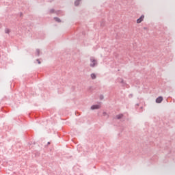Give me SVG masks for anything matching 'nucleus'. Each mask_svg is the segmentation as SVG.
<instances>
[{"mask_svg":"<svg viewBox=\"0 0 175 175\" xmlns=\"http://www.w3.org/2000/svg\"><path fill=\"white\" fill-rule=\"evenodd\" d=\"M143 20H144V15H142L141 17L137 20V24H140Z\"/></svg>","mask_w":175,"mask_h":175,"instance_id":"3","label":"nucleus"},{"mask_svg":"<svg viewBox=\"0 0 175 175\" xmlns=\"http://www.w3.org/2000/svg\"><path fill=\"white\" fill-rule=\"evenodd\" d=\"M92 110H96L98 109H100V105H92L91 107Z\"/></svg>","mask_w":175,"mask_h":175,"instance_id":"2","label":"nucleus"},{"mask_svg":"<svg viewBox=\"0 0 175 175\" xmlns=\"http://www.w3.org/2000/svg\"><path fill=\"white\" fill-rule=\"evenodd\" d=\"M98 65V61H96V59H94V57L90 58V66L91 68H95Z\"/></svg>","mask_w":175,"mask_h":175,"instance_id":"1","label":"nucleus"},{"mask_svg":"<svg viewBox=\"0 0 175 175\" xmlns=\"http://www.w3.org/2000/svg\"><path fill=\"white\" fill-rule=\"evenodd\" d=\"M163 100V98L162 96H159L156 99L157 103H161Z\"/></svg>","mask_w":175,"mask_h":175,"instance_id":"4","label":"nucleus"},{"mask_svg":"<svg viewBox=\"0 0 175 175\" xmlns=\"http://www.w3.org/2000/svg\"><path fill=\"white\" fill-rule=\"evenodd\" d=\"M55 21H57V23H61V19L58 18H55Z\"/></svg>","mask_w":175,"mask_h":175,"instance_id":"6","label":"nucleus"},{"mask_svg":"<svg viewBox=\"0 0 175 175\" xmlns=\"http://www.w3.org/2000/svg\"><path fill=\"white\" fill-rule=\"evenodd\" d=\"M122 117V115H118V118H121Z\"/></svg>","mask_w":175,"mask_h":175,"instance_id":"9","label":"nucleus"},{"mask_svg":"<svg viewBox=\"0 0 175 175\" xmlns=\"http://www.w3.org/2000/svg\"><path fill=\"white\" fill-rule=\"evenodd\" d=\"M91 78L92 79V80H95V79H96V75H95V73H92L91 74Z\"/></svg>","mask_w":175,"mask_h":175,"instance_id":"5","label":"nucleus"},{"mask_svg":"<svg viewBox=\"0 0 175 175\" xmlns=\"http://www.w3.org/2000/svg\"><path fill=\"white\" fill-rule=\"evenodd\" d=\"M5 33H10V30L9 29H6L5 30Z\"/></svg>","mask_w":175,"mask_h":175,"instance_id":"7","label":"nucleus"},{"mask_svg":"<svg viewBox=\"0 0 175 175\" xmlns=\"http://www.w3.org/2000/svg\"><path fill=\"white\" fill-rule=\"evenodd\" d=\"M38 64H40V61H39V59L37 60Z\"/></svg>","mask_w":175,"mask_h":175,"instance_id":"10","label":"nucleus"},{"mask_svg":"<svg viewBox=\"0 0 175 175\" xmlns=\"http://www.w3.org/2000/svg\"><path fill=\"white\" fill-rule=\"evenodd\" d=\"M79 1H80V0H77V1H75L76 6H77V5H79V3H77V1L79 2Z\"/></svg>","mask_w":175,"mask_h":175,"instance_id":"8","label":"nucleus"}]
</instances>
